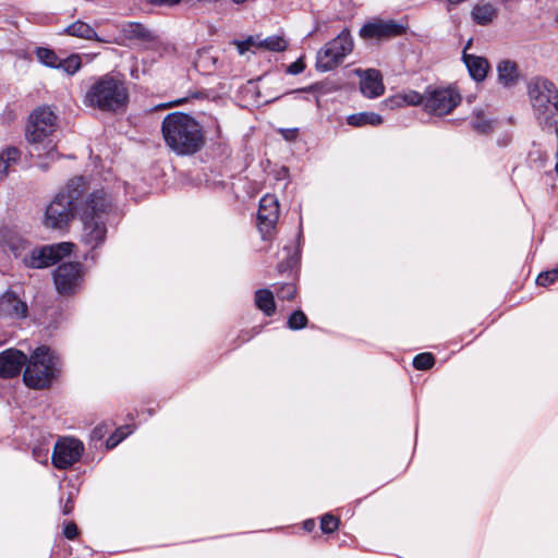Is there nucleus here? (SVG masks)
Masks as SVG:
<instances>
[{"label": "nucleus", "mask_w": 558, "mask_h": 558, "mask_svg": "<svg viewBox=\"0 0 558 558\" xmlns=\"http://www.w3.org/2000/svg\"><path fill=\"white\" fill-rule=\"evenodd\" d=\"M58 369V357L48 347H38L25 364L24 383L34 389L50 385Z\"/></svg>", "instance_id": "6"}, {"label": "nucleus", "mask_w": 558, "mask_h": 558, "mask_svg": "<svg viewBox=\"0 0 558 558\" xmlns=\"http://www.w3.org/2000/svg\"><path fill=\"white\" fill-rule=\"evenodd\" d=\"M21 158V150L16 147H8L0 153V178H4L10 168L16 165Z\"/></svg>", "instance_id": "23"}, {"label": "nucleus", "mask_w": 558, "mask_h": 558, "mask_svg": "<svg viewBox=\"0 0 558 558\" xmlns=\"http://www.w3.org/2000/svg\"><path fill=\"white\" fill-rule=\"evenodd\" d=\"M255 303L267 316H271L276 311L274 294L268 289H260L255 292Z\"/></svg>", "instance_id": "24"}, {"label": "nucleus", "mask_w": 558, "mask_h": 558, "mask_svg": "<svg viewBox=\"0 0 558 558\" xmlns=\"http://www.w3.org/2000/svg\"><path fill=\"white\" fill-rule=\"evenodd\" d=\"M353 50V39L349 31L343 29L336 38L328 41L316 56V69L327 72L338 66Z\"/></svg>", "instance_id": "8"}, {"label": "nucleus", "mask_w": 558, "mask_h": 558, "mask_svg": "<svg viewBox=\"0 0 558 558\" xmlns=\"http://www.w3.org/2000/svg\"><path fill=\"white\" fill-rule=\"evenodd\" d=\"M0 311L13 318H24L27 315V305L13 293H5L0 301Z\"/></svg>", "instance_id": "19"}, {"label": "nucleus", "mask_w": 558, "mask_h": 558, "mask_svg": "<svg viewBox=\"0 0 558 558\" xmlns=\"http://www.w3.org/2000/svg\"><path fill=\"white\" fill-rule=\"evenodd\" d=\"M490 123L488 120H485L484 118L477 117L472 122V128L478 132V133H486L489 130Z\"/></svg>", "instance_id": "36"}, {"label": "nucleus", "mask_w": 558, "mask_h": 558, "mask_svg": "<svg viewBox=\"0 0 558 558\" xmlns=\"http://www.w3.org/2000/svg\"><path fill=\"white\" fill-rule=\"evenodd\" d=\"M307 324V318L302 311L293 312L288 319V327L292 330L304 328Z\"/></svg>", "instance_id": "31"}, {"label": "nucleus", "mask_w": 558, "mask_h": 558, "mask_svg": "<svg viewBox=\"0 0 558 558\" xmlns=\"http://www.w3.org/2000/svg\"><path fill=\"white\" fill-rule=\"evenodd\" d=\"M38 60L50 68H58L60 59L57 54L47 48H38L36 51Z\"/></svg>", "instance_id": "28"}, {"label": "nucleus", "mask_w": 558, "mask_h": 558, "mask_svg": "<svg viewBox=\"0 0 558 558\" xmlns=\"http://www.w3.org/2000/svg\"><path fill=\"white\" fill-rule=\"evenodd\" d=\"M558 279V266L541 272L536 278V283L541 287H547L554 283Z\"/></svg>", "instance_id": "33"}, {"label": "nucleus", "mask_w": 558, "mask_h": 558, "mask_svg": "<svg viewBox=\"0 0 558 558\" xmlns=\"http://www.w3.org/2000/svg\"><path fill=\"white\" fill-rule=\"evenodd\" d=\"M304 70V64L302 61H296L294 63H292L290 66H289V72L291 74H299L301 73L302 71Z\"/></svg>", "instance_id": "39"}, {"label": "nucleus", "mask_w": 558, "mask_h": 558, "mask_svg": "<svg viewBox=\"0 0 558 558\" xmlns=\"http://www.w3.org/2000/svg\"><path fill=\"white\" fill-rule=\"evenodd\" d=\"M72 242H60L33 250L24 256L23 260L27 267L44 268L48 267L61 258L69 256L73 251Z\"/></svg>", "instance_id": "9"}, {"label": "nucleus", "mask_w": 558, "mask_h": 558, "mask_svg": "<svg viewBox=\"0 0 558 558\" xmlns=\"http://www.w3.org/2000/svg\"><path fill=\"white\" fill-rule=\"evenodd\" d=\"M498 81L506 87L512 86L517 83L519 73L515 62L510 60H502L498 63Z\"/></svg>", "instance_id": "21"}, {"label": "nucleus", "mask_w": 558, "mask_h": 558, "mask_svg": "<svg viewBox=\"0 0 558 558\" xmlns=\"http://www.w3.org/2000/svg\"><path fill=\"white\" fill-rule=\"evenodd\" d=\"M181 102H182V100H177V101L174 102V105H180Z\"/></svg>", "instance_id": "49"}, {"label": "nucleus", "mask_w": 558, "mask_h": 558, "mask_svg": "<svg viewBox=\"0 0 558 558\" xmlns=\"http://www.w3.org/2000/svg\"><path fill=\"white\" fill-rule=\"evenodd\" d=\"M215 63V57H213L208 51H202L197 56L195 66L199 70L210 71Z\"/></svg>", "instance_id": "30"}, {"label": "nucleus", "mask_w": 558, "mask_h": 558, "mask_svg": "<svg viewBox=\"0 0 558 558\" xmlns=\"http://www.w3.org/2000/svg\"><path fill=\"white\" fill-rule=\"evenodd\" d=\"M296 260H291L290 263H288V266H292V264H294Z\"/></svg>", "instance_id": "48"}, {"label": "nucleus", "mask_w": 558, "mask_h": 558, "mask_svg": "<svg viewBox=\"0 0 558 558\" xmlns=\"http://www.w3.org/2000/svg\"><path fill=\"white\" fill-rule=\"evenodd\" d=\"M407 27L395 20L376 19L364 24L360 29L362 38H390L402 35Z\"/></svg>", "instance_id": "14"}, {"label": "nucleus", "mask_w": 558, "mask_h": 558, "mask_svg": "<svg viewBox=\"0 0 558 558\" xmlns=\"http://www.w3.org/2000/svg\"><path fill=\"white\" fill-rule=\"evenodd\" d=\"M38 166L43 170H47L48 169V162H40Z\"/></svg>", "instance_id": "45"}, {"label": "nucleus", "mask_w": 558, "mask_h": 558, "mask_svg": "<svg viewBox=\"0 0 558 558\" xmlns=\"http://www.w3.org/2000/svg\"><path fill=\"white\" fill-rule=\"evenodd\" d=\"M296 294V288L292 283H286L277 291V296L280 300H292Z\"/></svg>", "instance_id": "35"}, {"label": "nucleus", "mask_w": 558, "mask_h": 558, "mask_svg": "<svg viewBox=\"0 0 558 558\" xmlns=\"http://www.w3.org/2000/svg\"><path fill=\"white\" fill-rule=\"evenodd\" d=\"M72 506L70 505V499L68 500V502L65 504L64 508H63V513L64 514H69L71 511H72Z\"/></svg>", "instance_id": "43"}, {"label": "nucleus", "mask_w": 558, "mask_h": 558, "mask_svg": "<svg viewBox=\"0 0 558 558\" xmlns=\"http://www.w3.org/2000/svg\"><path fill=\"white\" fill-rule=\"evenodd\" d=\"M461 101L460 94L451 88H435L425 92L424 109L436 116L450 113Z\"/></svg>", "instance_id": "11"}, {"label": "nucleus", "mask_w": 558, "mask_h": 558, "mask_svg": "<svg viewBox=\"0 0 558 558\" xmlns=\"http://www.w3.org/2000/svg\"><path fill=\"white\" fill-rule=\"evenodd\" d=\"M58 128V117L49 107L35 109L26 125L25 136L31 145V155L38 159L53 161L58 158L54 133Z\"/></svg>", "instance_id": "3"}, {"label": "nucleus", "mask_w": 558, "mask_h": 558, "mask_svg": "<svg viewBox=\"0 0 558 558\" xmlns=\"http://www.w3.org/2000/svg\"><path fill=\"white\" fill-rule=\"evenodd\" d=\"M83 451L82 441L71 437L60 438L53 447L52 464L59 470L69 469L81 459Z\"/></svg>", "instance_id": "12"}, {"label": "nucleus", "mask_w": 558, "mask_h": 558, "mask_svg": "<svg viewBox=\"0 0 558 558\" xmlns=\"http://www.w3.org/2000/svg\"><path fill=\"white\" fill-rule=\"evenodd\" d=\"M111 207V198L102 189L93 190L84 202L81 213L83 220L81 241L92 250L102 245L106 240V218Z\"/></svg>", "instance_id": "4"}, {"label": "nucleus", "mask_w": 558, "mask_h": 558, "mask_svg": "<svg viewBox=\"0 0 558 558\" xmlns=\"http://www.w3.org/2000/svg\"><path fill=\"white\" fill-rule=\"evenodd\" d=\"M129 101L125 83L113 74H105L95 80L84 96V105L106 112L123 110Z\"/></svg>", "instance_id": "5"}, {"label": "nucleus", "mask_w": 558, "mask_h": 558, "mask_svg": "<svg viewBox=\"0 0 558 558\" xmlns=\"http://www.w3.org/2000/svg\"><path fill=\"white\" fill-rule=\"evenodd\" d=\"M497 16V9L489 4H478L472 10L473 20L481 25H487Z\"/></svg>", "instance_id": "25"}, {"label": "nucleus", "mask_w": 558, "mask_h": 558, "mask_svg": "<svg viewBox=\"0 0 558 558\" xmlns=\"http://www.w3.org/2000/svg\"><path fill=\"white\" fill-rule=\"evenodd\" d=\"M81 58L77 54H72L66 59L60 60L58 68L62 69L69 75L75 74L81 69Z\"/></svg>", "instance_id": "27"}, {"label": "nucleus", "mask_w": 558, "mask_h": 558, "mask_svg": "<svg viewBox=\"0 0 558 558\" xmlns=\"http://www.w3.org/2000/svg\"><path fill=\"white\" fill-rule=\"evenodd\" d=\"M52 275L56 289L61 295H72L82 287L84 271L80 263H63Z\"/></svg>", "instance_id": "10"}, {"label": "nucleus", "mask_w": 558, "mask_h": 558, "mask_svg": "<svg viewBox=\"0 0 558 558\" xmlns=\"http://www.w3.org/2000/svg\"><path fill=\"white\" fill-rule=\"evenodd\" d=\"M33 454H34V457H35L36 459H39V457H40V452H39V450H36V449H34Z\"/></svg>", "instance_id": "47"}, {"label": "nucleus", "mask_w": 558, "mask_h": 558, "mask_svg": "<svg viewBox=\"0 0 558 558\" xmlns=\"http://www.w3.org/2000/svg\"><path fill=\"white\" fill-rule=\"evenodd\" d=\"M303 527L311 532L314 527H315V521L314 520H306L304 523H303Z\"/></svg>", "instance_id": "42"}, {"label": "nucleus", "mask_w": 558, "mask_h": 558, "mask_svg": "<svg viewBox=\"0 0 558 558\" xmlns=\"http://www.w3.org/2000/svg\"><path fill=\"white\" fill-rule=\"evenodd\" d=\"M63 534L68 539H74L78 534L77 526L73 522L68 523L64 526Z\"/></svg>", "instance_id": "37"}, {"label": "nucleus", "mask_w": 558, "mask_h": 558, "mask_svg": "<svg viewBox=\"0 0 558 558\" xmlns=\"http://www.w3.org/2000/svg\"><path fill=\"white\" fill-rule=\"evenodd\" d=\"M131 433H132V430L130 429L129 426H126V427L118 428L114 434H117V436L119 437V436H122V434H126V436H128Z\"/></svg>", "instance_id": "41"}, {"label": "nucleus", "mask_w": 558, "mask_h": 558, "mask_svg": "<svg viewBox=\"0 0 558 558\" xmlns=\"http://www.w3.org/2000/svg\"><path fill=\"white\" fill-rule=\"evenodd\" d=\"M89 185L83 177L71 179L47 206L44 225L49 229H62L73 219L74 211L82 213Z\"/></svg>", "instance_id": "1"}, {"label": "nucleus", "mask_w": 558, "mask_h": 558, "mask_svg": "<svg viewBox=\"0 0 558 558\" xmlns=\"http://www.w3.org/2000/svg\"><path fill=\"white\" fill-rule=\"evenodd\" d=\"M355 73L361 77L360 89L367 98H377L385 92L383 77L378 70H356Z\"/></svg>", "instance_id": "17"}, {"label": "nucleus", "mask_w": 558, "mask_h": 558, "mask_svg": "<svg viewBox=\"0 0 558 558\" xmlns=\"http://www.w3.org/2000/svg\"><path fill=\"white\" fill-rule=\"evenodd\" d=\"M462 59L470 76L474 81L482 82L485 80L489 69V64L485 58L464 52Z\"/></svg>", "instance_id": "18"}, {"label": "nucleus", "mask_w": 558, "mask_h": 558, "mask_svg": "<svg viewBox=\"0 0 558 558\" xmlns=\"http://www.w3.org/2000/svg\"><path fill=\"white\" fill-rule=\"evenodd\" d=\"M435 363V359L432 353L425 352L420 353L413 359V366L416 369L426 371L429 369Z\"/></svg>", "instance_id": "29"}, {"label": "nucleus", "mask_w": 558, "mask_h": 558, "mask_svg": "<svg viewBox=\"0 0 558 558\" xmlns=\"http://www.w3.org/2000/svg\"><path fill=\"white\" fill-rule=\"evenodd\" d=\"M65 34L69 36L77 37L85 40H95L99 43H106V40L101 39L95 28L89 24L83 21H75L70 24L65 29Z\"/></svg>", "instance_id": "20"}, {"label": "nucleus", "mask_w": 558, "mask_h": 558, "mask_svg": "<svg viewBox=\"0 0 558 558\" xmlns=\"http://www.w3.org/2000/svg\"><path fill=\"white\" fill-rule=\"evenodd\" d=\"M424 101H425V94L421 95L420 93H417L415 90H408L402 94H398V95L389 98L388 100H386V102L391 108L402 107L404 105H409V106H417L421 104L424 105Z\"/></svg>", "instance_id": "22"}, {"label": "nucleus", "mask_w": 558, "mask_h": 558, "mask_svg": "<svg viewBox=\"0 0 558 558\" xmlns=\"http://www.w3.org/2000/svg\"><path fill=\"white\" fill-rule=\"evenodd\" d=\"M279 202L272 194H266L259 201L257 213V227L264 240L271 238L278 219H279Z\"/></svg>", "instance_id": "13"}, {"label": "nucleus", "mask_w": 558, "mask_h": 558, "mask_svg": "<svg viewBox=\"0 0 558 558\" xmlns=\"http://www.w3.org/2000/svg\"><path fill=\"white\" fill-rule=\"evenodd\" d=\"M161 131L166 145L177 155L195 154L205 143L198 122L193 117L182 112L166 116Z\"/></svg>", "instance_id": "2"}, {"label": "nucleus", "mask_w": 558, "mask_h": 558, "mask_svg": "<svg viewBox=\"0 0 558 558\" xmlns=\"http://www.w3.org/2000/svg\"><path fill=\"white\" fill-rule=\"evenodd\" d=\"M347 122L352 126H363L366 124L379 125L383 123V118L375 112H360L350 114L347 118Z\"/></svg>", "instance_id": "26"}, {"label": "nucleus", "mask_w": 558, "mask_h": 558, "mask_svg": "<svg viewBox=\"0 0 558 558\" xmlns=\"http://www.w3.org/2000/svg\"><path fill=\"white\" fill-rule=\"evenodd\" d=\"M125 34L131 38H147L149 33L142 24L130 23L124 28Z\"/></svg>", "instance_id": "32"}, {"label": "nucleus", "mask_w": 558, "mask_h": 558, "mask_svg": "<svg viewBox=\"0 0 558 558\" xmlns=\"http://www.w3.org/2000/svg\"><path fill=\"white\" fill-rule=\"evenodd\" d=\"M27 362V356L16 349H8L0 353V377L12 378L20 374Z\"/></svg>", "instance_id": "16"}, {"label": "nucleus", "mask_w": 558, "mask_h": 558, "mask_svg": "<svg viewBox=\"0 0 558 558\" xmlns=\"http://www.w3.org/2000/svg\"><path fill=\"white\" fill-rule=\"evenodd\" d=\"M296 132H298V131H296L295 129H294V130H282V131H281V133H282L283 137H284L286 140H288V141H292V140H294V138H295V136H296Z\"/></svg>", "instance_id": "40"}, {"label": "nucleus", "mask_w": 558, "mask_h": 558, "mask_svg": "<svg viewBox=\"0 0 558 558\" xmlns=\"http://www.w3.org/2000/svg\"><path fill=\"white\" fill-rule=\"evenodd\" d=\"M240 54H244L251 49H266L269 51L280 52L287 49V41L281 36H269L262 39L259 36L248 37L245 40L235 43Z\"/></svg>", "instance_id": "15"}, {"label": "nucleus", "mask_w": 558, "mask_h": 558, "mask_svg": "<svg viewBox=\"0 0 558 558\" xmlns=\"http://www.w3.org/2000/svg\"><path fill=\"white\" fill-rule=\"evenodd\" d=\"M21 245H22V242L20 243V245H19V246H17V245H12V247H11V248H12V251H13V253H14V255H15V256H20V255H21V253H20V251H19V248H20V246H21Z\"/></svg>", "instance_id": "44"}, {"label": "nucleus", "mask_w": 558, "mask_h": 558, "mask_svg": "<svg viewBox=\"0 0 558 558\" xmlns=\"http://www.w3.org/2000/svg\"><path fill=\"white\" fill-rule=\"evenodd\" d=\"M529 96L541 123H551L558 114V90L555 85L537 77L529 85Z\"/></svg>", "instance_id": "7"}, {"label": "nucleus", "mask_w": 558, "mask_h": 558, "mask_svg": "<svg viewBox=\"0 0 558 558\" xmlns=\"http://www.w3.org/2000/svg\"><path fill=\"white\" fill-rule=\"evenodd\" d=\"M339 526V520L330 513H326L322 517L320 529L324 533H332Z\"/></svg>", "instance_id": "34"}, {"label": "nucleus", "mask_w": 558, "mask_h": 558, "mask_svg": "<svg viewBox=\"0 0 558 558\" xmlns=\"http://www.w3.org/2000/svg\"><path fill=\"white\" fill-rule=\"evenodd\" d=\"M126 437V434H122V436H117V434H113L111 435L107 441H106V446L107 448H114L116 446H118L124 438Z\"/></svg>", "instance_id": "38"}, {"label": "nucleus", "mask_w": 558, "mask_h": 558, "mask_svg": "<svg viewBox=\"0 0 558 558\" xmlns=\"http://www.w3.org/2000/svg\"><path fill=\"white\" fill-rule=\"evenodd\" d=\"M471 45H472V40L470 39V40L466 43L465 47H464L463 53H464V52H466V50L471 47Z\"/></svg>", "instance_id": "46"}]
</instances>
